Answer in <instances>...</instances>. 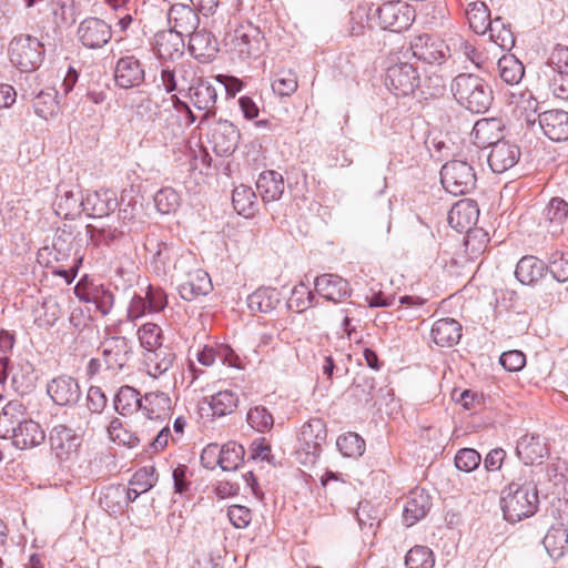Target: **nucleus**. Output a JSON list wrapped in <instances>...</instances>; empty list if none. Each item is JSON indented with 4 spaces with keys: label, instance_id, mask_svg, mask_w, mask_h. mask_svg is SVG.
Instances as JSON below:
<instances>
[{
    "label": "nucleus",
    "instance_id": "obj_58",
    "mask_svg": "<svg viewBox=\"0 0 568 568\" xmlns=\"http://www.w3.org/2000/svg\"><path fill=\"white\" fill-rule=\"evenodd\" d=\"M33 109L37 115L49 119L57 113L58 103L51 92H40L33 100Z\"/></svg>",
    "mask_w": 568,
    "mask_h": 568
},
{
    "label": "nucleus",
    "instance_id": "obj_17",
    "mask_svg": "<svg viewBox=\"0 0 568 568\" xmlns=\"http://www.w3.org/2000/svg\"><path fill=\"white\" fill-rule=\"evenodd\" d=\"M538 122L544 134L551 141L562 142L568 139V112L561 109L547 110L538 114Z\"/></svg>",
    "mask_w": 568,
    "mask_h": 568
},
{
    "label": "nucleus",
    "instance_id": "obj_38",
    "mask_svg": "<svg viewBox=\"0 0 568 568\" xmlns=\"http://www.w3.org/2000/svg\"><path fill=\"white\" fill-rule=\"evenodd\" d=\"M542 545L554 560L560 559L568 546V529L562 524L551 526L542 539Z\"/></svg>",
    "mask_w": 568,
    "mask_h": 568
},
{
    "label": "nucleus",
    "instance_id": "obj_64",
    "mask_svg": "<svg viewBox=\"0 0 568 568\" xmlns=\"http://www.w3.org/2000/svg\"><path fill=\"white\" fill-rule=\"evenodd\" d=\"M549 89L556 98L568 101V72H555L549 81Z\"/></svg>",
    "mask_w": 568,
    "mask_h": 568
},
{
    "label": "nucleus",
    "instance_id": "obj_6",
    "mask_svg": "<svg viewBox=\"0 0 568 568\" xmlns=\"http://www.w3.org/2000/svg\"><path fill=\"white\" fill-rule=\"evenodd\" d=\"M405 51H408V57L427 64H442L449 57V48L444 40L428 33L414 37Z\"/></svg>",
    "mask_w": 568,
    "mask_h": 568
},
{
    "label": "nucleus",
    "instance_id": "obj_16",
    "mask_svg": "<svg viewBox=\"0 0 568 568\" xmlns=\"http://www.w3.org/2000/svg\"><path fill=\"white\" fill-rule=\"evenodd\" d=\"M479 216L477 203L469 199L456 202L448 212V224L459 233H468Z\"/></svg>",
    "mask_w": 568,
    "mask_h": 568
},
{
    "label": "nucleus",
    "instance_id": "obj_4",
    "mask_svg": "<svg viewBox=\"0 0 568 568\" xmlns=\"http://www.w3.org/2000/svg\"><path fill=\"white\" fill-rule=\"evenodd\" d=\"M43 55V44L36 37L20 34L10 42V61L22 72H30L39 68Z\"/></svg>",
    "mask_w": 568,
    "mask_h": 568
},
{
    "label": "nucleus",
    "instance_id": "obj_13",
    "mask_svg": "<svg viewBox=\"0 0 568 568\" xmlns=\"http://www.w3.org/2000/svg\"><path fill=\"white\" fill-rule=\"evenodd\" d=\"M326 426L320 418L310 419L302 426L298 442L300 448L307 456L315 459L322 452V445L326 442Z\"/></svg>",
    "mask_w": 568,
    "mask_h": 568
},
{
    "label": "nucleus",
    "instance_id": "obj_18",
    "mask_svg": "<svg viewBox=\"0 0 568 568\" xmlns=\"http://www.w3.org/2000/svg\"><path fill=\"white\" fill-rule=\"evenodd\" d=\"M520 158V149L508 141L497 142L487 154V162L494 173L500 174L511 169Z\"/></svg>",
    "mask_w": 568,
    "mask_h": 568
},
{
    "label": "nucleus",
    "instance_id": "obj_39",
    "mask_svg": "<svg viewBox=\"0 0 568 568\" xmlns=\"http://www.w3.org/2000/svg\"><path fill=\"white\" fill-rule=\"evenodd\" d=\"M278 303L280 293L271 287L257 288L247 297V306L253 313H270Z\"/></svg>",
    "mask_w": 568,
    "mask_h": 568
},
{
    "label": "nucleus",
    "instance_id": "obj_12",
    "mask_svg": "<svg viewBox=\"0 0 568 568\" xmlns=\"http://www.w3.org/2000/svg\"><path fill=\"white\" fill-rule=\"evenodd\" d=\"M47 393L59 406L75 405L82 394L78 381L68 375H60L51 379L47 385Z\"/></svg>",
    "mask_w": 568,
    "mask_h": 568
},
{
    "label": "nucleus",
    "instance_id": "obj_60",
    "mask_svg": "<svg viewBox=\"0 0 568 568\" xmlns=\"http://www.w3.org/2000/svg\"><path fill=\"white\" fill-rule=\"evenodd\" d=\"M481 457L473 448H462L455 456V466L458 470L470 473L478 468Z\"/></svg>",
    "mask_w": 568,
    "mask_h": 568
},
{
    "label": "nucleus",
    "instance_id": "obj_25",
    "mask_svg": "<svg viewBox=\"0 0 568 568\" xmlns=\"http://www.w3.org/2000/svg\"><path fill=\"white\" fill-rule=\"evenodd\" d=\"M154 51L160 60L174 61L184 53V37L171 29L158 32Z\"/></svg>",
    "mask_w": 568,
    "mask_h": 568
},
{
    "label": "nucleus",
    "instance_id": "obj_48",
    "mask_svg": "<svg viewBox=\"0 0 568 568\" xmlns=\"http://www.w3.org/2000/svg\"><path fill=\"white\" fill-rule=\"evenodd\" d=\"M489 39L503 50H511L515 45V37L507 24L500 17L493 19V23L487 30Z\"/></svg>",
    "mask_w": 568,
    "mask_h": 568
},
{
    "label": "nucleus",
    "instance_id": "obj_47",
    "mask_svg": "<svg viewBox=\"0 0 568 568\" xmlns=\"http://www.w3.org/2000/svg\"><path fill=\"white\" fill-rule=\"evenodd\" d=\"M220 453L219 466L224 471H233L242 464L245 449L242 445L235 442H229L223 446H220Z\"/></svg>",
    "mask_w": 568,
    "mask_h": 568
},
{
    "label": "nucleus",
    "instance_id": "obj_40",
    "mask_svg": "<svg viewBox=\"0 0 568 568\" xmlns=\"http://www.w3.org/2000/svg\"><path fill=\"white\" fill-rule=\"evenodd\" d=\"M544 215L549 223L548 231L552 235H558L568 219V203L560 197H552L545 209Z\"/></svg>",
    "mask_w": 568,
    "mask_h": 568
},
{
    "label": "nucleus",
    "instance_id": "obj_29",
    "mask_svg": "<svg viewBox=\"0 0 568 568\" xmlns=\"http://www.w3.org/2000/svg\"><path fill=\"white\" fill-rule=\"evenodd\" d=\"M434 343L440 347H452L462 338V325L454 318L437 320L430 329Z\"/></svg>",
    "mask_w": 568,
    "mask_h": 568
},
{
    "label": "nucleus",
    "instance_id": "obj_63",
    "mask_svg": "<svg viewBox=\"0 0 568 568\" xmlns=\"http://www.w3.org/2000/svg\"><path fill=\"white\" fill-rule=\"evenodd\" d=\"M108 403V397L99 386H90L87 394V407L93 414H101Z\"/></svg>",
    "mask_w": 568,
    "mask_h": 568
},
{
    "label": "nucleus",
    "instance_id": "obj_59",
    "mask_svg": "<svg viewBox=\"0 0 568 568\" xmlns=\"http://www.w3.org/2000/svg\"><path fill=\"white\" fill-rule=\"evenodd\" d=\"M90 296L89 301L95 304L102 315H108L111 312L114 304V296L108 287L104 285L95 286L92 288Z\"/></svg>",
    "mask_w": 568,
    "mask_h": 568
},
{
    "label": "nucleus",
    "instance_id": "obj_19",
    "mask_svg": "<svg viewBox=\"0 0 568 568\" xmlns=\"http://www.w3.org/2000/svg\"><path fill=\"white\" fill-rule=\"evenodd\" d=\"M83 212L91 217H103L118 207V199L111 190L89 191L82 199Z\"/></svg>",
    "mask_w": 568,
    "mask_h": 568
},
{
    "label": "nucleus",
    "instance_id": "obj_24",
    "mask_svg": "<svg viewBox=\"0 0 568 568\" xmlns=\"http://www.w3.org/2000/svg\"><path fill=\"white\" fill-rule=\"evenodd\" d=\"M196 9L183 3H175L170 8L169 22L172 23L171 30L185 37L193 33L200 23Z\"/></svg>",
    "mask_w": 568,
    "mask_h": 568
},
{
    "label": "nucleus",
    "instance_id": "obj_32",
    "mask_svg": "<svg viewBox=\"0 0 568 568\" xmlns=\"http://www.w3.org/2000/svg\"><path fill=\"white\" fill-rule=\"evenodd\" d=\"M256 189L265 203L278 201L285 190L283 175L274 170L263 171L256 181Z\"/></svg>",
    "mask_w": 568,
    "mask_h": 568
},
{
    "label": "nucleus",
    "instance_id": "obj_56",
    "mask_svg": "<svg viewBox=\"0 0 568 568\" xmlns=\"http://www.w3.org/2000/svg\"><path fill=\"white\" fill-rule=\"evenodd\" d=\"M273 91L281 97H290L297 89V78L292 70H282L272 82Z\"/></svg>",
    "mask_w": 568,
    "mask_h": 568
},
{
    "label": "nucleus",
    "instance_id": "obj_57",
    "mask_svg": "<svg viewBox=\"0 0 568 568\" xmlns=\"http://www.w3.org/2000/svg\"><path fill=\"white\" fill-rule=\"evenodd\" d=\"M548 271L552 277L560 283L568 282V253L556 251L550 254L548 264Z\"/></svg>",
    "mask_w": 568,
    "mask_h": 568
},
{
    "label": "nucleus",
    "instance_id": "obj_42",
    "mask_svg": "<svg viewBox=\"0 0 568 568\" xmlns=\"http://www.w3.org/2000/svg\"><path fill=\"white\" fill-rule=\"evenodd\" d=\"M467 20L470 28L477 34H486L487 30L493 23V19H490V12L488 7L481 1H474L468 4L467 11Z\"/></svg>",
    "mask_w": 568,
    "mask_h": 568
},
{
    "label": "nucleus",
    "instance_id": "obj_54",
    "mask_svg": "<svg viewBox=\"0 0 568 568\" xmlns=\"http://www.w3.org/2000/svg\"><path fill=\"white\" fill-rule=\"evenodd\" d=\"M154 204L156 210L162 214H170L180 206V195L172 187H162L154 195Z\"/></svg>",
    "mask_w": 568,
    "mask_h": 568
},
{
    "label": "nucleus",
    "instance_id": "obj_31",
    "mask_svg": "<svg viewBox=\"0 0 568 568\" xmlns=\"http://www.w3.org/2000/svg\"><path fill=\"white\" fill-rule=\"evenodd\" d=\"M212 291V282L206 272L195 270L187 274L186 281L179 285L180 296L185 301H193Z\"/></svg>",
    "mask_w": 568,
    "mask_h": 568
},
{
    "label": "nucleus",
    "instance_id": "obj_45",
    "mask_svg": "<svg viewBox=\"0 0 568 568\" xmlns=\"http://www.w3.org/2000/svg\"><path fill=\"white\" fill-rule=\"evenodd\" d=\"M154 483V468H142L138 470L130 481V487L125 489L128 501L133 503L142 493L151 489Z\"/></svg>",
    "mask_w": 568,
    "mask_h": 568
},
{
    "label": "nucleus",
    "instance_id": "obj_62",
    "mask_svg": "<svg viewBox=\"0 0 568 568\" xmlns=\"http://www.w3.org/2000/svg\"><path fill=\"white\" fill-rule=\"evenodd\" d=\"M149 313H159L168 305V297L165 292L158 286L149 285L145 292Z\"/></svg>",
    "mask_w": 568,
    "mask_h": 568
},
{
    "label": "nucleus",
    "instance_id": "obj_41",
    "mask_svg": "<svg viewBox=\"0 0 568 568\" xmlns=\"http://www.w3.org/2000/svg\"><path fill=\"white\" fill-rule=\"evenodd\" d=\"M73 241L74 235L70 227L64 225V227L58 229L49 253L52 256V260L55 262L68 261L73 250Z\"/></svg>",
    "mask_w": 568,
    "mask_h": 568
},
{
    "label": "nucleus",
    "instance_id": "obj_30",
    "mask_svg": "<svg viewBox=\"0 0 568 568\" xmlns=\"http://www.w3.org/2000/svg\"><path fill=\"white\" fill-rule=\"evenodd\" d=\"M189 40L191 54L201 62L211 61L217 53V41L215 37L205 30L194 31Z\"/></svg>",
    "mask_w": 568,
    "mask_h": 568
},
{
    "label": "nucleus",
    "instance_id": "obj_27",
    "mask_svg": "<svg viewBox=\"0 0 568 568\" xmlns=\"http://www.w3.org/2000/svg\"><path fill=\"white\" fill-rule=\"evenodd\" d=\"M314 284L320 295L334 303L349 296L352 291L349 283L336 274H322Z\"/></svg>",
    "mask_w": 568,
    "mask_h": 568
},
{
    "label": "nucleus",
    "instance_id": "obj_15",
    "mask_svg": "<svg viewBox=\"0 0 568 568\" xmlns=\"http://www.w3.org/2000/svg\"><path fill=\"white\" fill-rule=\"evenodd\" d=\"M49 442L57 458L64 462L77 453L81 438L65 425H57L50 432Z\"/></svg>",
    "mask_w": 568,
    "mask_h": 568
},
{
    "label": "nucleus",
    "instance_id": "obj_35",
    "mask_svg": "<svg viewBox=\"0 0 568 568\" xmlns=\"http://www.w3.org/2000/svg\"><path fill=\"white\" fill-rule=\"evenodd\" d=\"M82 199L83 196L80 191H61L53 204L57 215L65 220L79 216L83 212Z\"/></svg>",
    "mask_w": 568,
    "mask_h": 568
},
{
    "label": "nucleus",
    "instance_id": "obj_14",
    "mask_svg": "<svg viewBox=\"0 0 568 568\" xmlns=\"http://www.w3.org/2000/svg\"><path fill=\"white\" fill-rule=\"evenodd\" d=\"M190 99L192 104L204 114L200 120V126H202L211 118L215 116L216 113V89L207 81L199 80L195 84L190 87Z\"/></svg>",
    "mask_w": 568,
    "mask_h": 568
},
{
    "label": "nucleus",
    "instance_id": "obj_37",
    "mask_svg": "<svg viewBox=\"0 0 568 568\" xmlns=\"http://www.w3.org/2000/svg\"><path fill=\"white\" fill-rule=\"evenodd\" d=\"M143 398L138 389L132 386H121L113 399V406L116 413L122 416L132 415L142 408Z\"/></svg>",
    "mask_w": 568,
    "mask_h": 568
},
{
    "label": "nucleus",
    "instance_id": "obj_61",
    "mask_svg": "<svg viewBox=\"0 0 568 568\" xmlns=\"http://www.w3.org/2000/svg\"><path fill=\"white\" fill-rule=\"evenodd\" d=\"M214 364L220 362L222 365L239 368L241 366V359L235 352L225 344L212 345Z\"/></svg>",
    "mask_w": 568,
    "mask_h": 568
},
{
    "label": "nucleus",
    "instance_id": "obj_36",
    "mask_svg": "<svg viewBox=\"0 0 568 568\" xmlns=\"http://www.w3.org/2000/svg\"><path fill=\"white\" fill-rule=\"evenodd\" d=\"M38 381L33 365L28 361H21L12 368V387L21 395L31 393Z\"/></svg>",
    "mask_w": 568,
    "mask_h": 568
},
{
    "label": "nucleus",
    "instance_id": "obj_34",
    "mask_svg": "<svg viewBox=\"0 0 568 568\" xmlns=\"http://www.w3.org/2000/svg\"><path fill=\"white\" fill-rule=\"evenodd\" d=\"M149 419L165 420L171 414V398L164 392L146 393L142 408Z\"/></svg>",
    "mask_w": 568,
    "mask_h": 568
},
{
    "label": "nucleus",
    "instance_id": "obj_2",
    "mask_svg": "<svg viewBox=\"0 0 568 568\" xmlns=\"http://www.w3.org/2000/svg\"><path fill=\"white\" fill-rule=\"evenodd\" d=\"M450 92L456 102L473 113H485L493 101V90L479 75L460 73L450 83Z\"/></svg>",
    "mask_w": 568,
    "mask_h": 568
},
{
    "label": "nucleus",
    "instance_id": "obj_23",
    "mask_svg": "<svg viewBox=\"0 0 568 568\" xmlns=\"http://www.w3.org/2000/svg\"><path fill=\"white\" fill-rule=\"evenodd\" d=\"M503 122L497 118H484L475 122L471 138L474 144L479 149L487 146L493 148L497 142H501L503 139Z\"/></svg>",
    "mask_w": 568,
    "mask_h": 568
},
{
    "label": "nucleus",
    "instance_id": "obj_22",
    "mask_svg": "<svg viewBox=\"0 0 568 568\" xmlns=\"http://www.w3.org/2000/svg\"><path fill=\"white\" fill-rule=\"evenodd\" d=\"M114 80L123 89L139 87L144 81V69L136 58L123 57L116 62Z\"/></svg>",
    "mask_w": 568,
    "mask_h": 568
},
{
    "label": "nucleus",
    "instance_id": "obj_44",
    "mask_svg": "<svg viewBox=\"0 0 568 568\" xmlns=\"http://www.w3.org/2000/svg\"><path fill=\"white\" fill-rule=\"evenodd\" d=\"M500 79L510 85L518 84L525 74L523 63L514 54H504L497 63Z\"/></svg>",
    "mask_w": 568,
    "mask_h": 568
},
{
    "label": "nucleus",
    "instance_id": "obj_53",
    "mask_svg": "<svg viewBox=\"0 0 568 568\" xmlns=\"http://www.w3.org/2000/svg\"><path fill=\"white\" fill-rule=\"evenodd\" d=\"M434 564L433 551L426 546L413 547L405 557L407 568H433Z\"/></svg>",
    "mask_w": 568,
    "mask_h": 568
},
{
    "label": "nucleus",
    "instance_id": "obj_26",
    "mask_svg": "<svg viewBox=\"0 0 568 568\" xmlns=\"http://www.w3.org/2000/svg\"><path fill=\"white\" fill-rule=\"evenodd\" d=\"M9 434H11L13 445L19 449L39 446L45 438L41 426L31 419L13 425Z\"/></svg>",
    "mask_w": 568,
    "mask_h": 568
},
{
    "label": "nucleus",
    "instance_id": "obj_9",
    "mask_svg": "<svg viewBox=\"0 0 568 568\" xmlns=\"http://www.w3.org/2000/svg\"><path fill=\"white\" fill-rule=\"evenodd\" d=\"M98 351L102 356L105 368L112 372L123 369L132 355L130 342L123 336L104 338Z\"/></svg>",
    "mask_w": 568,
    "mask_h": 568
},
{
    "label": "nucleus",
    "instance_id": "obj_51",
    "mask_svg": "<svg viewBox=\"0 0 568 568\" xmlns=\"http://www.w3.org/2000/svg\"><path fill=\"white\" fill-rule=\"evenodd\" d=\"M247 424L258 433L270 432L274 426L272 413L262 405L251 407L246 415Z\"/></svg>",
    "mask_w": 568,
    "mask_h": 568
},
{
    "label": "nucleus",
    "instance_id": "obj_28",
    "mask_svg": "<svg viewBox=\"0 0 568 568\" xmlns=\"http://www.w3.org/2000/svg\"><path fill=\"white\" fill-rule=\"evenodd\" d=\"M516 453L526 466H540L547 456V448L539 435H525L517 442Z\"/></svg>",
    "mask_w": 568,
    "mask_h": 568
},
{
    "label": "nucleus",
    "instance_id": "obj_46",
    "mask_svg": "<svg viewBox=\"0 0 568 568\" xmlns=\"http://www.w3.org/2000/svg\"><path fill=\"white\" fill-rule=\"evenodd\" d=\"M209 404L213 416H226L237 408L239 396L232 390H220L211 396Z\"/></svg>",
    "mask_w": 568,
    "mask_h": 568
},
{
    "label": "nucleus",
    "instance_id": "obj_3",
    "mask_svg": "<svg viewBox=\"0 0 568 568\" xmlns=\"http://www.w3.org/2000/svg\"><path fill=\"white\" fill-rule=\"evenodd\" d=\"M385 84L397 97L413 94L420 84L417 68L409 61L408 51L400 50L389 55Z\"/></svg>",
    "mask_w": 568,
    "mask_h": 568
},
{
    "label": "nucleus",
    "instance_id": "obj_43",
    "mask_svg": "<svg viewBox=\"0 0 568 568\" xmlns=\"http://www.w3.org/2000/svg\"><path fill=\"white\" fill-rule=\"evenodd\" d=\"M232 203L234 210L245 217H251L257 211L256 195L252 187L239 185L233 190Z\"/></svg>",
    "mask_w": 568,
    "mask_h": 568
},
{
    "label": "nucleus",
    "instance_id": "obj_7",
    "mask_svg": "<svg viewBox=\"0 0 568 568\" xmlns=\"http://www.w3.org/2000/svg\"><path fill=\"white\" fill-rule=\"evenodd\" d=\"M375 16L382 29L393 32L407 29L414 21V10L399 1L384 2L375 10Z\"/></svg>",
    "mask_w": 568,
    "mask_h": 568
},
{
    "label": "nucleus",
    "instance_id": "obj_1",
    "mask_svg": "<svg viewBox=\"0 0 568 568\" xmlns=\"http://www.w3.org/2000/svg\"><path fill=\"white\" fill-rule=\"evenodd\" d=\"M538 506V489L534 480H514L501 493L500 507L504 518L511 524L535 515Z\"/></svg>",
    "mask_w": 568,
    "mask_h": 568
},
{
    "label": "nucleus",
    "instance_id": "obj_21",
    "mask_svg": "<svg viewBox=\"0 0 568 568\" xmlns=\"http://www.w3.org/2000/svg\"><path fill=\"white\" fill-rule=\"evenodd\" d=\"M262 38L256 28H240L234 31L231 38V47L241 59L257 57L261 51Z\"/></svg>",
    "mask_w": 568,
    "mask_h": 568
},
{
    "label": "nucleus",
    "instance_id": "obj_52",
    "mask_svg": "<svg viewBox=\"0 0 568 568\" xmlns=\"http://www.w3.org/2000/svg\"><path fill=\"white\" fill-rule=\"evenodd\" d=\"M338 450L346 457L357 458L365 452V440L356 433L339 435L336 440Z\"/></svg>",
    "mask_w": 568,
    "mask_h": 568
},
{
    "label": "nucleus",
    "instance_id": "obj_49",
    "mask_svg": "<svg viewBox=\"0 0 568 568\" xmlns=\"http://www.w3.org/2000/svg\"><path fill=\"white\" fill-rule=\"evenodd\" d=\"M175 361V355L168 348H156L149 355L148 373L154 378L166 373Z\"/></svg>",
    "mask_w": 568,
    "mask_h": 568
},
{
    "label": "nucleus",
    "instance_id": "obj_8",
    "mask_svg": "<svg viewBox=\"0 0 568 568\" xmlns=\"http://www.w3.org/2000/svg\"><path fill=\"white\" fill-rule=\"evenodd\" d=\"M143 246L156 273H165L173 257L178 255V247L154 232L145 235Z\"/></svg>",
    "mask_w": 568,
    "mask_h": 568
},
{
    "label": "nucleus",
    "instance_id": "obj_10",
    "mask_svg": "<svg viewBox=\"0 0 568 568\" xmlns=\"http://www.w3.org/2000/svg\"><path fill=\"white\" fill-rule=\"evenodd\" d=\"M77 36L83 47L100 49L111 40L112 29L104 20L90 17L80 22Z\"/></svg>",
    "mask_w": 568,
    "mask_h": 568
},
{
    "label": "nucleus",
    "instance_id": "obj_11",
    "mask_svg": "<svg viewBox=\"0 0 568 568\" xmlns=\"http://www.w3.org/2000/svg\"><path fill=\"white\" fill-rule=\"evenodd\" d=\"M209 141L214 152L220 156L232 154L239 143L240 132L236 126L227 120H219L212 124L209 131Z\"/></svg>",
    "mask_w": 568,
    "mask_h": 568
},
{
    "label": "nucleus",
    "instance_id": "obj_50",
    "mask_svg": "<svg viewBox=\"0 0 568 568\" xmlns=\"http://www.w3.org/2000/svg\"><path fill=\"white\" fill-rule=\"evenodd\" d=\"M27 420L24 418V406L19 400H10L2 408V413L0 414V432L4 433V436L8 435L13 428V425L19 424L20 422Z\"/></svg>",
    "mask_w": 568,
    "mask_h": 568
},
{
    "label": "nucleus",
    "instance_id": "obj_20",
    "mask_svg": "<svg viewBox=\"0 0 568 568\" xmlns=\"http://www.w3.org/2000/svg\"><path fill=\"white\" fill-rule=\"evenodd\" d=\"M432 497L424 489L415 488L409 491L403 511V521L407 527L426 517L432 508Z\"/></svg>",
    "mask_w": 568,
    "mask_h": 568
},
{
    "label": "nucleus",
    "instance_id": "obj_5",
    "mask_svg": "<svg viewBox=\"0 0 568 568\" xmlns=\"http://www.w3.org/2000/svg\"><path fill=\"white\" fill-rule=\"evenodd\" d=\"M476 181L474 168L463 160H452L440 170V182L444 189L455 196L470 192Z\"/></svg>",
    "mask_w": 568,
    "mask_h": 568
},
{
    "label": "nucleus",
    "instance_id": "obj_55",
    "mask_svg": "<svg viewBox=\"0 0 568 568\" xmlns=\"http://www.w3.org/2000/svg\"><path fill=\"white\" fill-rule=\"evenodd\" d=\"M141 345L149 352L161 348L162 329L154 323H145L138 331Z\"/></svg>",
    "mask_w": 568,
    "mask_h": 568
},
{
    "label": "nucleus",
    "instance_id": "obj_33",
    "mask_svg": "<svg viewBox=\"0 0 568 568\" xmlns=\"http://www.w3.org/2000/svg\"><path fill=\"white\" fill-rule=\"evenodd\" d=\"M547 271L548 267L544 261L532 255H527L517 263L515 275L523 284L531 285L541 280Z\"/></svg>",
    "mask_w": 568,
    "mask_h": 568
}]
</instances>
